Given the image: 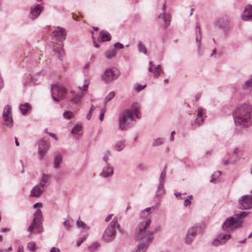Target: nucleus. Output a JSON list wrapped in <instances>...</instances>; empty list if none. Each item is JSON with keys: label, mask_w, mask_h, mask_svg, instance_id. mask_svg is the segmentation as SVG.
<instances>
[{"label": "nucleus", "mask_w": 252, "mask_h": 252, "mask_svg": "<svg viewBox=\"0 0 252 252\" xmlns=\"http://www.w3.org/2000/svg\"><path fill=\"white\" fill-rule=\"evenodd\" d=\"M137 50L140 53H143L144 55H147V49L141 41H139L137 43Z\"/></svg>", "instance_id": "nucleus-25"}, {"label": "nucleus", "mask_w": 252, "mask_h": 252, "mask_svg": "<svg viewBox=\"0 0 252 252\" xmlns=\"http://www.w3.org/2000/svg\"><path fill=\"white\" fill-rule=\"evenodd\" d=\"M166 8V5L164 3L162 7V9L165 11ZM158 18H162L164 22V26L165 28L168 27L170 24L171 21V16L169 14H165L164 12L163 14L161 13L158 17Z\"/></svg>", "instance_id": "nucleus-18"}, {"label": "nucleus", "mask_w": 252, "mask_h": 252, "mask_svg": "<svg viewBox=\"0 0 252 252\" xmlns=\"http://www.w3.org/2000/svg\"><path fill=\"white\" fill-rule=\"evenodd\" d=\"M235 161H231V160H229L228 159H227V160H224L223 161V163L224 165H227L229 163H232V162H234Z\"/></svg>", "instance_id": "nucleus-57"}, {"label": "nucleus", "mask_w": 252, "mask_h": 252, "mask_svg": "<svg viewBox=\"0 0 252 252\" xmlns=\"http://www.w3.org/2000/svg\"><path fill=\"white\" fill-rule=\"evenodd\" d=\"M114 47L116 48L122 49H123L124 47V46L123 44L120 43V42H116L114 44Z\"/></svg>", "instance_id": "nucleus-48"}, {"label": "nucleus", "mask_w": 252, "mask_h": 252, "mask_svg": "<svg viewBox=\"0 0 252 252\" xmlns=\"http://www.w3.org/2000/svg\"><path fill=\"white\" fill-rule=\"evenodd\" d=\"M113 214H110L106 218H105V221L107 222L109 220H110V219L112 218V217L113 216Z\"/></svg>", "instance_id": "nucleus-60"}, {"label": "nucleus", "mask_w": 252, "mask_h": 252, "mask_svg": "<svg viewBox=\"0 0 252 252\" xmlns=\"http://www.w3.org/2000/svg\"><path fill=\"white\" fill-rule=\"evenodd\" d=\"M103 160L105 162H107L109 160V155L107 154H106L103 157Z\"/></svg>", "instance_id": "nucleus-55"}, {"label": "nucleus", "mask_w": 252, "mask_h": 252, "mask_svg": "<svg viewBox=\"0 0 252 252\" xmlns=\"http://www.w3.org/2000/svg\"><path fill=\"white\" fill-rule=\"evenodd\" d=\"M195 38H196V42L197 44L198 47H200V42L202 38L201 33V29L200 28V25L199 23H196V29H195Z\"/></svg>", "instance_id": "nucleus-22"}, {"label": "nucleus", "mask_w": 252, "mask_h": 252, "mask_svg": "<svg viewBox=\"0 0 252 252\" xmlns=\"http://www.w3.org/2000/svg\"><path fill=\"white\" fill-rule=\"evenodd\" d=\"M28 84L33 85L35 84V80L30 75L27 76V78L24 82V85L25 87H27L29 86Z\"/></svg>", "instance_id": "nucleus-30"}, {"label": "nucleus", "mask_w": 252, "mask_h": 252, "mask_svg": "<svg viewBox=\"0 0 252 252\" xmlns=\"http://www.w3.org/2000/svg\"><path fill=\"white\" fill-rule=\"evenodd\" d=\"M50 252H60V250L58 248L52 247L50 250Z\"/></svg>", "instance_id": "nucleus-56"}, {"label": "nucleus", "mask_w": 252, "mask_h": 252, "mask_svg": "<svg viewBox=\"0 0 252 252\" xmlns=\"http://www.w3.org/2000/svg\"><path fill=\"white\" fill-rule=\"evenodd\" d=\"M51 35L56 40L63 41L65 38V31L64 29L58 28L57 30L52 32Z\"/></svg>", "instance_id": "nucleus-15"}, {"label": "nucleus", "mask_w": 252, "mask_h": 252, "mask_svg": "<svg viewBox=\"0 0 252 252\" xmlns=\"http://www.w3.org/2000/svg\"><path fill=\"white\" fill-rule=\"evenodd\" d=\"M27 248L28 250L31 252H34L36 250V244L33 242H30L28 243Z\"/></svg>", "instance_id": "nucleus-34"}, {"label": "nucleus", "mask_w": 252, "mask_h": 252, "mask_svg": "<svg viewBox=\"0 0 252 252\" xmlns=\"http://www.w3.org/2000/svg\"><path fill=\"white\" fill-rule=\"evenodd\" d=\"M51 178V176L48 174H42V177L41 178V180L40 181V182L39 183L40 185H41V186L42 187H45V184L47 183L50 178Z\"/></svg>", "instance_id": "nucleus-28"}, {"label": "nucleus", "mask_w": 252, "mask_h": 252, "mask_svg": "<svg viewBox=\"0 0 252 252\" xmlns=\"http://www.w3.org/2000/svg\"><path fill=\"white\" fill-rule=\"evenodd\" d=\"M134 115L137 119L141 118L140 104L137 102L132 104L131 110H125L119 116V129L126 130L131 127L135 122Z\"/></svg>", "instance_id": "nucleus-3"}, {"label": "nucleus", "mask_w": 252, "mask_h": 252, "mask_svg": "<svg viewBox=\"0 0 252 252\" xmlns=\"http://www.w3.org/2000/svg\"><path fill=\"white\" fill-rule=\"evenodd\" d=\"M239 152V149L237 147L235 148L233 151V154L234 155H237Z\"/></svg>", "instance_id": "nucleus-59"}, {"label": "nucleus", "mask_w": 252, "mask_h": 252, "mask_svg": "<svg viewBox=\"0 0 252 252\" xmlns=\"http://www.w3.org/2000/svg\"><path fill=\"white\" fill-rule=\"evenodd\" d=\"M89 84V82L88 80L86 79L84 81V85L81 87H79L80 89L82 91H86L87 90V88L88 87Z\"/></svg>", "instance_id": "nucleus-43"}, {"label": "nucleus", "mask_w": 252, "mask_h": 252, "mask_svg": "<svg viewBox=\"0 0 252 252\" xmlns=\"http://www.w3.org/2000/svg\"><path fill=\"white\" fill-rule=\"evenodd\" d=\"M221 174V173L220 171H218L217 172H215L212 176V179L210 180V182L213 183L214 182L216 179H215V177H218L220 176Z\"/></svg>", "instance_id": "nucleus-44"}, {"label": "nucleus", "mask_w": 252, "mask_h": 252, "mask_svg": "<svg viewBox=\"0 0 252 252\" xmlns=\"http://www.w3.org/2000/svg\"><path fill=\"white\" fill-rule=\"evenodd\" d=\"M71 93L72 95V97L71 99V102L74 103L75 104H78V103H79L81 100L83 94H77L75 92L73 91L71 92Z\"/></svg>", "instance_id": "nucleus-24"}, {"label": "nucleus", "mask_w": 252, "mask_h": 252, "mask_svg": "<svg viewBox=\"0 0 252 252\" xmlns=\"http://www.w3.org/2000/svg\"><path fill=\"white\" fill-rule=\"evenodd\" d=\"M117 53V51L115 49L112 50H108L105 53L106 58L108 59H111L115 57Z\"/></svg>", "instance_id": "nucleus-29"}, {"label": "nucleus", "mask_w": 252, "mask_h": 252, "mask_svg": "<svg viewBox=\"0 0 252 252\" xmlns=\"http://www.w3.org/2000/svg\"><path fill=\"white\" fill-rule=\"evenodd\" d=\"M120 74V72L116 68H108L102 74L101 79L105 82H110L117 79Z\"/></svg>", "instance_id": "nucleus-7"}, {"label": "nucleus", "mask_w": 252, "mask_h": 252, "mask_svg": "<svg viewBox=\"0 0 252 252\" xmlns=\"http://www.w3.org/2000/svg\"><path fill=\"white\" fill-rule=\"evenodd\" d=\"M41 210L40 209H37L34 213L32 222L28 229L29 232H32L35 228L37 229V231H39L38 227L40 226L41 223Z\"/></svg>", "instance_id": "nucleus-10"}, {"label": "nucleus", "mask_w": 252, "mask_h": 252, "mask_svg": "<svg viewBox=\"0 0 252 252\" xmlns=\"http://www.w3.org/2000/svg\"><path fill=\"white\" fill-rule=\"evenodd\" d=\"M76 224L78 227H80L84 229H88V227L86 225V224L82 221L80 220L79 219L77 220L76 222Z\"/></svg>", "instance_id": "nucleus-39"}, {"label": "nucleus", "mask_w": 252, "mask_h": 252, "mask_svg": "<svg viewBox=\"0 0 252 252\" xmlns=\"http://www.w3.org/2000/svg\"><path fill=\"white\" fill-rule=\"evenodd\" d=\"M115 93L114 92H111L109 93L105 98V103L106 104L109 101H110L115 96Z\"/></svg>", "instance_id": "nucleus-38"}, {"label": "nucleus", "mask_w": 252, "mask_h": 252, "mask_svg": "<svg viewBox=\"0 0 252 252\" xmlns=\"http://www.w3.org/2000/svg\"><path fill=\"white\" fill-rule=\"evenodd\" d=\"M3 120L5 123V126L11 128L13 126V119L12 117V108L9 105L4 106L2 112Z\"/></svg>", "instance_id": "nucleus-8"}, {"label": "nucleus", "mask_w": 252, "mask_h": 252, "mask_svg": "<svg viewBox=\"0 0 252 252\" xmlns=\"http://www.w3.org/2000/svg\"><path fill=\"white\" fill-rule=\"evenodd\" d=\"M250 87H252V79L247 80L243 85V88L247 89Z\"/></svg>", "instance_id": "nucleus-41"}, {"label": "nucleus", "mask_w": 252, "mask_h": 252, "mask_svg": "<svg viewBox=\"0 0 252 252\" xmlns=\"http://www.w3.org/2000/svg\"><path fill=\"white\" fill-rule=\"evenodd\" d=\"M117 217H115L110 224L105 229L103 235V239L106 242H111L116 237V229L117 228L120 232H122L119 224H117Z\"/></svg>", "instance_id": "nucleus-4"}, {"label": "nucleus", "mask_w": 252, "mask_h": 252, "mask_svg": "<svg viewBox=\"0 0 252 252\" xmlns=\"http://www.w3.org/2000/svg\"><path fill=\"white\" fill-rule=\"evenodd\" d=\"M243 221L237 220L234 216L227 218L222 224V229L226 232L234 230L242 226Z\"/></svg>", "instance_id": "nucleus-5"}, {"label": "nucleus", "mask_w": 252, "mask_h": 252, "mask_svg": "<svg viewBox=\"0 0 252 252\" xmlns=\"http://www.w3.org/2000/svg\"><path fill=\"white\" fill-rule=\"evenodd\" d=\"M141 217L145 219L138 224L135 232V238L140 241L135 252H145L154 238L153 232L147 230L151 223L150 214H144Z\"/></svg>", "instance_id": "nucleus-1"}, {"label": "nucleus", "mask_w": 252, "mask_h": 252, "mask_svg": "<svg viewBox=\"0 0 252 252\" xmlns=\"http://www.w3.org/2000/svg\"><path fill=\"white\" fill-rule=\"evenodd\" d=\"M44 189L40 184L35 186L31 190L30 196L39 197L43 192Z\"/></svg>", "instance_id": "nucleus-17"}, {"label": "nucleus", "mask_w": 252, "mask_h": 252, "mask_svg": "<svg viewBox=\"0 0 252 252\" xmlns=\"http://www.w3.org/2000/svg\"><path fill=\"white\" fill-rule=\"evenodd\" d=\"M113 174V169L112 167L107 165L104 166L100 175L105 178L109 177L112 176Z\"/></svg>", "instance_id": "nucleus-21"}, {"label": "nucleus", "mask_w": 252, "mask_h": 252, "mask_svg": "<svg viewBox=\"0 0 252 252\" xmlns=\"http://www.w3.org/2000/svg\"><path fill=\"white\" fill-rule=\"evenodd\" d=\"M164 140L162 138H158L155 139L153 140L152 145L154 147L158 146L159 145L162 144L164 142Z\"/></svg>", "instance_id": "nucleus-33"}, {"label": "nucleus", "mask_w": 252, "mask_h": 252, "mask_svg": "<svg viewBox=\"0 0 252 252\" xmlns=\"http://www.w3.org/2000/svg\"><path fill=\"white\" fill-rule=\"evenodd\" d=\"M205 110L202 107H199L197 109V118L195 120V123L198 125L201 124L203 122L204 114L205 113Z\"/></svg>", "instance_id": "nucleus-20"}, {"label": "nucleus", "mask_w": 252, "mask_h": 252, "mask_svg": "<svg viewBox=\"0 0 252 252\" xmlns=\"http://www.w3.org/2000/svg\"><path fill=\"white\" fill-rule=\"evenodd\" d=\"M126 146V140H121L117 141L115 144V149L118 152L122 151Z\"/></svg>", "instance_id": "nucleus-26"}, {"label": "nucleus", "mask_w": 252, "mask_h": 252, "mask_svg": "<svg viewBox=\"0 0 252 252\" xmlns=\"http://www.w3.org/2000/svg\"><path fill=\"white\" fill-rule=\"evenodd\" d=\"M95 109V107H94L93 105H92V107L90 110V111H89V114L87 115V119L88 120H90L91 118V114L94 111V110Z\"/></svg>", "instance_id": "nucleus-47"}, {"label": "nucleus", "mask_w": 252, "mask_h": 252, "mask_svg": "<svg viewBox=\"0 0 252 252\" xmlns=\"http://www.w3.org/2000/svg\"><path fill=\"white\" fill-rule=\"evenodd\" d=\"M62 161V157L61 155H57L54 160V167L58 168Z\"/></svg>", "instance_id": "nucleus-31"}, {"label": "nucleus", "mask_w": 252, "mask_h": 252, "mask_svg": "<svg viewBox=\"0 0 252 252\" xmlns=\"http://www.w3.org/2000/svg\"><path fill=\"white\" fill-rule=\"evenodd\" d=\"M146 85H137L136 87H135V90L139 92V91H141L142 90H143V89H144L145 87H146Z\"/></svg>", "instance_id": "nucleus-49"}, {"label": "nucleus", "mask_w": 252, "mask_h": 252, "mask_svg": "<svg viewBox=\"0 0 252 252\" xmlns=\"http://www.w3.org/2000/svg\"><path fill=\"white\" fill-rule=\"evenodd\" d=\"M250 213V212L242 211L239 213L235 214L234 216L237 220L245 218Z\"/></svg>", "instance_id": "nucleus-32"}, {"label": "nucleus", "mask_w": 252, "mask_h": 252, "mask_svg": "<svg viewBox=\"0 0 252 252\" xmlns=\"http://www.w3.org/2000/svg\"><path fill=\"white\" fill-rule=\"evenodd\" d=\"M89 67H90V64H89V63H87L85 64V66H84V69H88V68H89Z\"/></svg>", "instance_id": "nucleus-64"}, {"label": "nucleus", "mask_w": 252, "mask_h": 252, "mask_svg": "<svg viewBox=\"0 0 252 252\" xmlns=\"http://www.w3.org/2000/svg\"><path fill=\"white\" fill-rule=\"evenodd\" d=\"M100 246V245L97 242H95L93 243L92 245L90 246L88 248L89 250L91 252H93L98 247Z\"/></svg>", "instance_id": "nucleus-40"}, {"label": "nucleus", "mask_w": 252, "mask_h": 252, "mask_svg": "<svg viewBox=\"0 0 252 252\" xmlns=\"http://www.w3.org/2000/svg\"><path fill=\"white\" fill-rule=\"evenodd\" d=\"M73 116V114L71 111H65L63 113V116L67 119H71Z\"/></svg>", "instance_id": "nucleus-42"}, {"label": "nucleus", "mask_w": 252, "mask_h": 252, "mask_svg": "<svg viewBox=\"0 0 252 252\" xmlns=\"http://www.w3.org/2000/svg\"><path fill=\"white\" fill-rule=\"evenodd\" d=\"M160 71L159 70H155L154 71V76L155 78H158L160 75Z\"/></svg>", "instance_id": "nucleus-50"}, {"label": "nucleus", "mask_w": 252, "mask_h": 252, "mask_svg": "<svg viewBox=\"0 0 252 252\" xmlns=\"http://www.w3.org/2000/svg\"><path fill=\"white\" fill-rule=\"evenodd\" d=\"M191 204L190 201L189 199H186L185 200L184 202V205L186 207L190 205Z\"/></svg>", "instance_id": "nucleus-51"}, {"label": "nucleus", "mask_w": 252, "mask_h": 252, "mask_svg": "<svg viewBox=\"0 0 252 252\" xmlns=\"http://www.w3.org/2000/svg\"><path fill=\"white\" fill-rule=\"evenodd\" d=\"M48 134L53 138H54L56 141L58 140V137L56 136V134L55 133L49 132L48 133Z\"/></svg>", "instance_id": "nucleus-54"}, {"label": "nucleus", "mask_w": 252, "mask_h": 252, "mask_svg": "<svg viewBox=\"0 0 252 252\" xmlns=\"http://www.w3.org/2000/svg\"><path fill=\"white\" fill-rule=\"evenodd\" d=\"M52 96L56 102L63 99L66 96V92L64 88L61 85L54 84L51 87Z\"/></svg>", "instance_id": "nucleus-6"}, {"label": "nucleus", "mask_w": 252, "mask_h": 252, "mask_svg": "<svg viewBox=\"0 0 252 252\" xmlns=\"http://www.w3.org/2000/svg\"><path fill=\"white\" fill-rule=\"evenodd\" d=\"M43 9L42 4H37L32 5L30 8V18L32 19L37 18L40 14Z\"/></svg>", "instance_id": "nucleus-12"}, {"label": "nucleus", "mask_w": 252, "mask_h": 252, "mask_svg": "<svg viewBox=\"0 0 252 252\" xmlns=\"http://www.w3.org/2000/svg\"><path fill=\"white\" fill-rule=\"evenodd\" d=\"M166 167H165L164 170L162 171L159 177V184H160V187H161L162 184H163L164 180L166 178Z\"/></svg>", "instance_id": "nucleus-36"}, {"label": "nucleus", "mask_w": 252, "mask_h": 252, "mask_svg": "<svg viewBox=\"0 0 252 252\" xmlns=\"http://www.w3.org/2000/svg\"><path fill=\"white\" fill-rule=\"evenodd\" d=\"M49 148V144L44 140L39 141L38 155L40 159H42Z\"/></svg>", "instance_id": "nucleus-14"}, {"label": "nucleus", "mask_w": 252, "mask_h": 252, "mask_svg": "<svg viewBox=\"0 0 252 252\" xmlns=\"http://www.w3.org/2000/svg\"><path fill=\"white\" fill-rule=\"evenodd\" d=\"M111 39V35L110 33L107 31H101L98 37V41L99 42H105L110 41Z\"/></svg>", "instance_id": "nucleus-19"}, {"label": "nucleus", "mask_w": 252, "mask_h": 252, "mask_svg": "<svg viewBox=\"0 0 252 252\" xmlns=\"http://www.w3.org/2000/svg\"><path fill=\"white\" fill-rule=\"evenodd\" d=\"M20 109L23 115H26L28 111L31 110L32 106L29 103H25L20 105Z\"/></svg>", "instance_id": "nucleus-23"}, {"label": "nucleus", "mask_w": 252, "mask_h": 252, "mask_svg": "<svg viewBox=\"0 0 252 252\" xmlns=\"http://www.w3.org/2000/svg\"><path fill=\"white\" fill-rule=\"evenodd\" d=\"M165 192V190L163 188V184H162L161 187H160V184H159L158 189L157 190V195L158 196H161Z\"/></svg>", "instance_id": "nucleus-37"}, {"label": "nucleus", "mask_w": 252, "mask_h": 252, "mask_svg": "<svg viewBox=\"0 0 252 252\" xmlns=\"http://www.w3.org/2000/svg\"><path fill=\"white\" fill-rule=\"evenodd\" d=\"M54 50L55 52L58 55V58L62 60V57L64 54V51L62 48V46L60 45H56L54 46Z\"/></svg>", "instance_id": "nucleus-27"}, {"label": "nucleus", "mask_w": 252, "mask_h": 252, "mask_svg": "<svg viewBox=\"0 0 252 252\" xmlns=\"http://www.w3.org/2000/svg\"><path fill=\"white\" fill-rule=\"evenodd\" d=\"M241 16L243 20L252 21V5H248L241 14Z\"/></svg>", "instance_id": "nucleus-16"}, {"label": "nucleus", "mask_w": 252, "mask_h": 252, "mask_svg": "<svg viewBox=\"0 0 252 252\" xmlns=\"http://www.w3.org/2000/svg\"><path fill=\"white\" fill-rule=\"evenodd\" d=\"M18 252H24V247L22 246L19 247L18 249Z\"/></svg>", "instance_id": "nucleus-63"}, {"label": "nucleus", "mask_w": 252, "mask_h": 252, "mask_svg": "<svg viewBox=\"0 0 252 252\" xmlns=\"http://www.w3.org/2000/svg\"><path fill=\"white\" fill-rule=\"evenodd\" d=\"M231 235L230 234L220 233L218 235L217 237L213 241L212 244L215 246L223 245L226 243L227 240L231 238Z\"/></svg>", "instance_id": "nucleus-11"}, {"label": "nucleus", "mask_w": 252, "mask_h": 252, "mask_svg": "<svg viewBox=\"0 0 252 252\" xmlns=\"http://www.w3.org/2000/svg\"><path fill=\"white\" fill-rule=\"evenodd\" d=\"M152 208H154V206H152L151 207H148L146 209H144L141 212V216H143V214H147V215H149V211L151 210Z\"/></svg>", "instance_id": "nucleus-46"}, {"label": "nucleus", "mask_w": 252, "mask_h": 252, "mask_svg": "<svg viewBox=\"0 0 252 252\" xmlns=\"http://www.w3.org/2000/svg\"><path fill=\"white\" fill-rule=\"evenodd\" d=\"M201 95V94L200 93H197L195 96V100L197 101L199 99Z\"/></svg>", "instance_id": "nucleus-58"}, {"label": "nucleus", "mask_w": 252, "mask_h": 252, "mask_svg": "<svg viewBox=\"0 0 252 252\" xmlns=\"http://www.w3.org/2000/svg\"><path fill=\"white\" fill-rule=\"evenodd\" d=\"M198 228V226L194 225L189 229L185 238V243L186 244L188 245L191 244L196 236Z\"/></svg>", "instance_id": "nucleus-13"}, {"label": "nucleus", "mask_w": 252, "mask_h": 252, "mask_svg": "<svg viewBox=\"0 0 252 252\" xmlns=\"http://www.w3.org/2000/svg\"><path fill=\"white\" fill-rule=\"evenodd\" d=\"M82 129V126L80 125L77 124L72 129L71 133L74 134H79Z\"/></svg>", "instance_id": "nucleus-35"}, {"label": "nucleus", "mask_w": 252, "mask_h": 252, "mask_svg": "<svg viewBox=\"0 0 252 252\" xmlns=\"http://www.w3.org/2000/svg\"><path fill=\"white\" fill-rule=\"evenodd\" d=\"M63 225L67 229H69L70 228L69 223L68 220H65L63 222Z\"/></svg>", "instance_id": "nucleus-53"}, {"label": "nucleus", "mask_w": 252, "mask_h": 252, "mask_svg": "<svg viewBox=\"0 0 252 252\" xmlns=\"http://www.w3.org/2000/svg\"><path fill=\"white\" fill-rule=\"evenodd\" d=\"M251 195H244L239 199L238 207L242 210L250 209L252 208V190Z\"/></svg>", "instance_id": "nucleus-9"}, {"label": "nucleus", "mask_w": 252, "mask_h": 252, "mask_svg": "<svg viewBox=\"0 0 252 252\" xmlns=\"http://www.w3.org/2000/svg\"><path fill=\"white\" fill-rule=\"evenodd\" d=\"M85 240V238H79L77 241V245L78 246H79L84 242V241Z\"/></svg>", "instance_id": "nucleus-52"}, {"label": "nucleus", "mask_w": 252, "mask_h": 252, "mask_svg": "<svg viewBox=\"0 0 252 252\" xmlns=\"http://www.w3.org/2000/svg\"><path fill=\"white\" fill-rule=\"evenodd\" d=\"M175 134V131H173L171 133L170 137V140L171 141H173L174 140V134Z\"/></svg>", "instance_id": "nucleus-62"}, {"label": "nucleus", "mask_w": 252, "mask_h": 252, "mask_svg": "<svg viewBox=\"0 0 252 252\" xmlns=\"http://www.w3.org/2000/svg\"><path fill=\"white\" fill-rule=\"evenodd\" d=\"M106 112V108H102L100 110V114L99 116V119L101 121H102L104 119V116Z\"/></svg>", "instance_id": "nucleus-45"}, {"label": "nucleus", "mask_w": 252, "mask_h": 252, "mask_svg": "<svg viewBox=\"0 0 252 252\" xmlns=\"http://www.w3.org/2000/svg\"><path fill=\"white\" fill-rule=\"evenodd\" d=\"M235 124L241 127H248L252 125V106L247 103L238 105L233 112Z\"/></svg>", "instance_id": "nucleus-2"}, {"label": "nucleus", "mask_w": 252, "mask_h": 252, "mask_svg": "<svg viewBox=\"0 0 252 252\" xmlns=\"http://www.w3.org/2000/svg\"><path fill=\"white\" fill-rule=\"evenodd\" d=\"M42 206V204L39 202H37L33 205V208H36L37 207H40Z\"/></svg>", "instance_id": "nucleus-61"}]
</instances>
